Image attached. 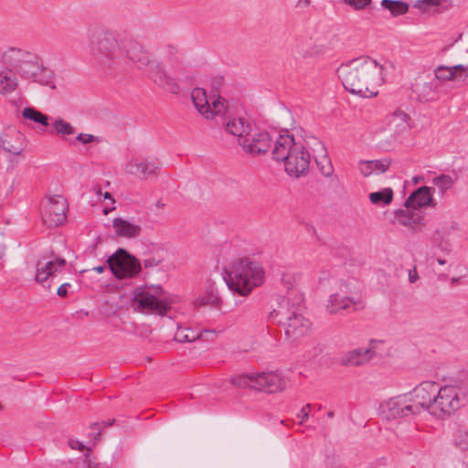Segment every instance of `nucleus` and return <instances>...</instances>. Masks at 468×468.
I'll list each match as a JSON object with an SVG mask.
<instances>
[{
	"label": "nucleus",
	"mask_w": 468,
	"mask_h": 468,
	"mask_svg": "<svg viewBox=\"0 0 468 468\" xmlns=\"http://www.w3.org/2000/svg\"><path fill=\"white\" fill-rule=\"evenodd\" d=\"M88 50L101 66L112 67L128 60L138 67H148L150 79L168 92L177 94L180 86L164 69L151 60L148 51L138 42L122 37L107 29H91L88 34Z\"/></svg>",
	"instance_id": "f257e3e1"
},
{
	"label": "nucleus",
	"mask_w": 468,
	"mask_h": 468,
	"mask_svg": "<svg viewBox=\"0 0 468 468\" xmlns=\"http://www.w3.org/2000/svg\"><path fill=\"white\" fill-rule=\"evenodd\" d=\"M463 395L456 385H441L436 381H422L410 392L390 398L380 404L387 419H398L425 411L437 420H445L463 406Z\"/></svg>",
	"instance_id": "f03ea898"
},
{
	"label": "nucleus",
	"mask_w": 468,
	"mask_h": 468,
	"mask_svg": "<svg viewBox=\"0 0 468 468\" xmlns=\"http://www.w3.org/2000/svg\"><path fill=\"white\" fill-rule=\"evenodd\" d=\"M0 96H9L19 87V77L51 90L57 88L55 75L37 53L18 47H8L1 54Z\"/></svg>",
	"instance_id": "7ed1b4c3"
},
{
	"label": "nucleus",
	"mask_w": 468,
	"mask_h": 468,
	"mask_svg": "<svg viewBox=\"0 0 468 468\" xmlns=\"http://www.w3.org/2000/svg\"><path fill=\"white\" fill-rule=\"evenodd\" d=\"M314 135L303 129L281 133L274 141L272 159L282 165L292 178L304 177L309 174L312 162L311 138Z\"/></svg>",
	"instance_id": "20e7f679"
},
{
	"label": "nucleus",
	"mask_w": 468,
	"mask_h": 468,
	"mask_svg": "<svg viewBox=\"0 0 468 468\" xmlns=\"http://www.w3.org/2000/svg\"><path fill=\"white\" fill-rule=\"evenodd\" d=\"M337 72L345 89L362 97L377 95L383 81L382 66L369 58L342 64Z\"/></svg>",
	"instance_id": "39448f33"
},
{
	"label": "nucleus",
	"mask_w": 468,
	"mask_h": 468,
	"mask_svg": "<svg viewBox=\"0 0 468 468\" xmlns=\"http://www.w3.org/2000/svg\"><path fill=\"white\" fill-rule=\"evenodd\" d=\"M317 286L321 291L332 292L324 303V308L330 314L355 310L362 303L354 280L345 281L330 271L322 270L317 276Z\"/></svg>",
	"instance_id": "423d86ee"
},
{
	"label": "nucleus",
	"mask_w": 468,
	"mask_h": 468,
	"mask_svg": "<svg viewBox=\"0 0 468 468\" xmlns=\"http://www.w3.org/2000/svg\"><path fill=\"white\" fill-rule=\"evenodd\" d=\"M273 312L290 341L296 342L311 333L312 323L303 314V296L294 290L278 298Z\"/></svg>",
	"instance_id": "0eeeda50"
},
{
	"label": "nucleus",
	"mask_w": 468,
	"mask_h": 468,
	"mask_svg": "<svg viewBox=\"0 0 468 468\" xmlns=\"http://www.w3.org/2000/svg\"><path fill=\"white\" fill-rule=\"evenodd\" d=\"M223 278L230 291L245 297L264 283L266 273L261 263L248 258H239L224 268Z\"/></svg>",
	"instance_id": "6e6552de"
},
{
	"label": "nucleus",
	"mask_w": 468,
	"mask_h": 468,
	"mask_svg": "<svg viewBox=\"0 0 468 468\" xmlns=\"http://www.w3.org/2000/svg\"><path fill=\"white\" fill-rule=\"evenodd\" d=\"M172 303L170 293L157 284L136 288L133 293V305L141 313L163 316L171 309Z\"/></svg>",
	"instance_id": "1a4fd4ad"
},
{
	"label": "nucleus",
	"mask_w": 468,
	"mask_h": 468,
	"mask_svg": "<svg viewBox=\"0 0 468 468\" xmlns=\"http://www.w3.org/2000/svg\"><path fill=\"white\" fill-rule=\"evenodd\" d=\"M191 100L197 112L207 120H214L227 113L229 106L224 98L218 94L207 95L206 90L195 88L191 92Z\"/></svg>",
	"instance_id": "9d476101"
},
{
	"label": "nucleus",
	"mask_w": 468,
	"mask_h": 468,
	"mask_svg": "<svg viewBox=\"0 0 468 468\" xmlns=\"http://www.w3.org/2000/svg\"><path fill=\"white\" fill-rule=\"evenodd\" d=\"M385 342L379 339H370L366 346L346 352L340 359L346 367H359L370 362L383 349Z\"/></svg>",
	"instance_id": "9b49d317"
},
{
	"label": "nucleus",
	"mask_w": 468,
	"mask_h": 468,
	"mask_svg": "<svg viewBox=\"0 0 468 468\" xmlns=\"http://www.w3.org/2000/svg\"><path fill=\"white\" fill-rule=\"evenodd\" d=\"M109 266L118 279L136 276L141 271V264L137 259L120 250L108 260Z\"/></svg>",
	"instance_id": "f8f14e48"
},
{
	"label": "nucleus",
	"mask_w": 468,
	"mask_h": 468,
	"mask_svg": "<svg viewBox=\"0 0 468 468\" xmlns=\"http://www.w3.org/2000/svg\"><path fill=\"white\" fill-rule=\"evenodd\" d=\"M239 146L251 156H261L274 147V142L268 132L252 129L245 139L239 140Z\"/></svg>",
	"instance_id": "ddd939ff"
},
{
	"label": "nucleus",
	"mask_w": 468,
	"mask_h": 468,
	"mask_svg": "<svg viewBox=\"0 0 468 468\" xmlns=\"http://www.w3.org/2000/svg\"><path fill=\"white\" fill-rule=\"evenodd\" d=\"M161 164L151 157L133 156L124 165L125 174L146 180L158 175Z\"/></svg>",
	"instance_id": "4468645a"
},
{
	"label": "nucleus",
	"mask_w": 468,
	"mask_h": 468,
	"mask_svg": "<svg viewBox=\"0 0 468 468\" xmlns=\"http://www.w3.org/2000/svg\"><path fill=\"white\" fill-rule=\"evenodd\" d=\"M68 203L60 195H53L48 197L43 211V220L48 227H57L66 220Z\"/></svg>",
	"instance_id": "2eb2a0df"
},
{
	"label": "nucleus",
	"mask_w": 468,
	"mask_h": 468,
	"mask_svg": "<svg viewBox=\"0 0 468 468\" xmlns=\"http://www.w3.org/2000/svg\"><path fill=\"white\" fill-rule=\"evenodd\" d=\"M26 148V136L17 128L9 126L0 132V150L5 154L19 156Z\"/></svg>",
	"instance_id": "dca6fc26"
},
{
	"label": "nucleus",
	"mask_w": 468,
	"mask_h": 468,
	"mask_svg": "<svg viewBox=\"0 0 468 468\" xmlns=\"http://www.w3.org/2000/svg\"><path fill=\"white\" fill-rule=\"evenodd\" d=\"M65 264L66 261L64 259L54 256L40 259L36 267V281L44 286L49 287V280L56 272L61 271Z\"/></svg>",
	"instance_id": "f3484780"
},
{
	"label": "nucleus",
	"mask_w": 468,
	"mask_h": 468,
	"mask_svg": "<svg viewBox=\"0 0 468 468\" xmlns=\"http://www.w3.org/2000/svg\"><path fill=\"white\" fill-rule=\"evenodd\" d=\"M289 378L282 372L258 373V390L267 393H281L289 387Z\"/></svg>",
	"instance_id": "a211bd4d"
},
{
	"label": "nucleus",
	"mask_w": 468,
	"mask_h": 468,
	"mask_svg": "<svg viewBox=\"0 0 468 468\" xmlns=\"http://www.w3.org/2000/svg\"><path fill=\"white\" fill-rule=\"evenodd\" d=\"M434 76L441 82H463L468 79V65H439L434 69Z\"/></svg>",
	"instance_id": "6ab92c4d"
},
{
	"label": "nucleus",
	"mask_w": 468,
	"mask_h": 468,
	"mask_svg": "<svg viewBox=\"0 0 468 468\" xmlns=\"http://www.w3.org/2000/svg\"><path fill=\"white\" fill-rule=\"evenodd\" d=\"M312 158L314 157L316 165L324 176L330 177L334 174V166L327 154L324 144L315 136L311 138Z\"/></svg>",
	"instance_id": "aec40b11"
},
{
	"label": "nucleus",
	"mask_w": 468,
	"mask_h": 468,
	"mask_svg": "<svg viewBox=\"0 0 468 468\" xmlns=\"http://www.w3.org/2000/svg\"><path fill=\"white\" fill-rule=\"evenodd\" d=\"M428 206H435L431 188L420 186L413 191L405 201V207L418 209Z\"/></svg>",
	"instance_id": "412c9836"
},
{
	"label": "nucleus",
	"mask_w": 468,
	"mask_h": 468,
	"mask_svg": "<svg viewBox=\"0 0 468 468\" xmlns=\"http://www.w3.org/2000/svg\"><path fill=\"white\" fill-rule=\"evenodd\" d=\"M112 228L117 237L133 239L141 234V227L134 221L123 218H116L112 220Z\"/></svg>",
	"instance_id": "4be33fe9"
},
{
	"label": "nucleus",
	"mask_w": 468,
	"mask_h": 468,
	"mask_svg": "<svg viewBox=\"0 0 468 468\" xmlns=\"http://www.w3.org/2000/svg\"><path fill=\"white\" fill-rule=\"evenodd\" d=\"M226 131L231 135L237 137V143L239 145V140L245 139L252 130L250 123L242 117H233L229 119L225 125Z\"/></svg>",
	"instance_id": "5701e85b"
},
{
	"label": "nucleus",
	"mask_w": 468,
	"mask_h": 468,
	"mask_svg": "<svg viewBox=\"0 0 468 468\" xmlns=\"http://www.w3.org/2000/svg\"><path fill=\"white\" fill-rule=\"evenodd\" d=\"M388 166L389 163L385 160L361 161L358 164L359 172L366 177L383 174Z\"/></svg>",
	"instance_id": "b1692460"
},
{
	"label": "nucleus",
	"mask_w": 468,
	"mask_h": 468,
	"mask_svg": "<svg viewBox=\"0 0 468 468\" xmlns=\"http://www.w3.org/2000/svg\"><path fill=\"white\" fill-rule=\"evenodd\" d=\"M219 303H220V296H219L218 290L216 283L213 282H207L205 285L202 294L197 300V304L217 305Z\"/></svg>",
	"instance_id": "393cba45"
},
{
	"label": "nucleus",
	"mask_w": 468,
	"mask_h": 468,
	"mask_svg": "<svg viewBox=\"0 0 468 468\" xmlns=\"http://www.w3.org/2000/svg\"><path fill=\"white\" fill-rule=\"evenodd\" d=\"M393 198L394 191L391 187H385L368 194L369 202L378 207H384L390 205Z\"/></svg>",
	"instance_id": "a878e982"
},
{
	"label": "nucleus",
	"mask_w": 468,
	"mask_h": 468,
	"mask_svg": "<svg viewBox=\"0 0 468 468\" xmlns=\"http://www.w3.org/2000/svg\"><path fill=\"white\" fill-rule=\"evenodd\" d=\"M388 125L396 134L404 133L410 129V117L402 111H396L390 118Z\"/></svg>",
	"instance_id": "bb28decb"
},
{
	"label": "nucleus",
	"mask_w": 468,
	"mask_h": 468,
	"mask_svg": "<svg viewBox=\"0 0 468 468\" xmlns=\"http://www.w3.org/2000/svg\"><path fill=\"white\" fill-rule=\"evenodd\" d=\"M380 5L393 16L404 15L409 10L408 4L399 0H382Z\"/></svg>",
	"instance_id": "cd10ccee"
},
{
	"label": "nucleus",
	"mask_w": 468,
	"mask_h": 468,
	"mask_svg": "<svg viewBox=\"0 0 468 468\" xmlns=\"http://www.w3.org/2000/svg\"><path fill=\"white\" fill-rule=\"evenodd\" d=\"M257 378L258 374L239 375L232 378L231 383L240 388H251L258 390V384H256Z\"/></svg>",
	"instance_id": "c85d7f7f"
},
{
	"label": "nucleus",
	"mask_w": 468,
	"mask_h": 468,
	"mask_svg": "<svg viewBox=\"0 0 468 468\" xmlns=\"http://www.w3.org/2000/svg\"><path fill=\"white\" fill-rule=\"evenodd\" d=\"M54 133L60 137L72 135L75 133V127L63 118H57L51 124Z\"/></svg>",
	"instance_id": "c756f323"
},
{
	"label": "nucleus",
	"mask_w": 468,
	"mask_h": 468,
	"mask_svg": "<svg viewBox=\"0 0 468 468\" xmlns=\"http://www.w3.org/2000/svg\"><path fill=\"white\" fill-rule=\"evenodd\" d=\"M21 115L24 119L41 125L47 126L48 124V117L33 107L24 108L21 112Z\"/></svg>",
	"instance_id": "7c9ffc66"
},
{
	"label": "nucleus",
	"mask_w": 468,
	"mask_h": 468,
	"mask_svg": "<svg viewBox=\"0 0 468 468\" xmlns=\"http://www.w3.org/2000/svg\"><path fill=\"white\" fill-rule=\"evenodd\" d=\"M410 208L398 209L394 212V222L403 226H411L418 220V216Z\"/></svg>",
	"instance_id": "2f4dec72"
},
{
	"label": "nucleus",
	"mask_w": 468,
	"mask_h": 468,
	"mask_svg": "<svg viewBox=\"0 0 468 468\" xmlns=\"http://www.w3.org/2000/svg\"><path fill=\"white\" fill-rule=\"evenodd\" d=\"M446 0H413V7L427 13L440 7Z\"/></svg>",
	"instance_id": "473e14b6"
},
{
	"label": "nucleus",
	"mask_w": 468,
	"mask_h": 468,
	"mask_svg": "<svg viewBox=\"0 0 468 468\" xmlns=\"http://www.w3.org/2000/svg\"><path fill=\"white\" fill-rule=\"evenodd\" d=\"M431 183L437 186L441 193L444 194L453 186V179L448 175H440L432 178Z\"/></svg>",
	"instance_id": "72a5a7b5"
},
{
	"label": "nucleus",
	"mask_w": 468,
	"mask_h": 468,
	"mask_svg": "<svg viewBox=\"0 0 468 468\" xmlns=\"http://www.w3.org/2000/svg\"><path fill=\"white\" fill-rule=\"evenodd\" d=\"M175 337L179 342H193L197 338V335L187 329H179Z\"/></svg>",
	"instance_id": "f704fd0d"
},
{
	"label": "nucleus",
	"mask_w": 468,
	"mask_h": 468,
	"mask_svg": "<svg viewBox=\"0 0 468 468\" xmlns=\"http://www.w3.org/2000/svg\"><path fill=\"white\" fill-rule=\"evenodd\" d=\"M436 262L440 266V268L436 269V271L439 273V275L443 278L448 277V273L452 266V263L442 258H437Z\"/></svg>",
	"instance_id": "c9c22d12"
},
{
	"label": "nucleus",
	"mask_w": 468,
	"mask_h": 468,
	"mask_svg": "<svg viewBox=\"0 0 468 468\" xmlns=\"http://www.w3.org/2000/svg\"><path fill=\"white\" fill-rule=\"evenodd\" d=\"M346 5L356 11L367 8L372 0H343Z\"/></svg>",
	"instance_id": "e433bc0d"
},
{
	"label": "nucleus",
	"mask_w": 468,
	"mask_h": 468,
	"mask_svg": "<svg viewBox=\"0 0 468 468\" xmlns=\"http://www.w3.org/2000/svg\"><path fill=\"white\" fill-rule=\"evenodd\" d=\"M454 443L462 450H468V433L459 431L454 438Z\"/></svg>",
	"instance_id": "4c0bfd02"
},
{
	"label": "nucleus",
	"mask_w": 468,
	"mask_h": 468,
	"mask_svg": "<svg viewBox=\"0 0 468 468\" xmlns=\"http://www.w3.org/2000/svg\"><path fill=\"white\" fill-rule=\"evenodd\" d=\"M76 140L78 142H80V144H90V143L98 141L97 137L94 136L93 134L83 133H80L76 137Z\"/></svg>",
	"instance_id": "58836bf2"
},
{
	"label": "nucleus",
	"mask_w": 468,
	"mask_h": 468,
	"mask_svg": "<svg viewBox=\"0 0 468 468\" xmlns=\"http://www.w3.org/2000/svg\"><path fill=\"white\" fill-rule=\"evenodd\" d=\"M311 406L309 404L303 406L297 414V418L300 419V423L304 422L309 418Z\"/></svg>",
	"instance_id": "ea45409f"
},
{
	"label": "nucleus",
	"mask_w": 468,
	"mask_h": 468,
	"mask_svg": "<svg viewBox=\"0 0 468 468\" xmlns=\"http://www.w3.org/2000/svg\"><path fill=\"white\" fill-rule=\"evenodd\" d=\"M69 443L72 450H78L80 452H89V449L86 448V446L81 441H79L77 440H70Z\"/></svg>",
	"instance_id": "a19ab883"
},
{
	"label": "nucleus",
	"mask_w": 468,
	"mask_h": 468,
	"mask_svg": "<svg viewBox=\"0 0 468 468\" xmlns=\"http://www.w3.org/2000/svg\"><path fill=\"white\" fill-rule=\"evenodd\" d=\"M312 5V0H295L294 7L298 10H305Z\"/></svg>",
	"instance_id": "79ce46f5"
},
{
	"label": "nucleus",
	"mask_w": 468,
	"mask_h": 468,
	"mask_svg": "<svg viewBox=\"0 0 468 468\" xmlns=\"http://www.w3.org/2000/svg\"><path fill=\"white\" fill-rule=\"evenodd\" d=\"M69 283H63L62 285H60L57 291V293L59 295V296H66L67 293H68V291H67V287L69 286Z\"/></svg>",
	"instance_id": "37998d69"
},
{
	"label": "nucleus",
	"mask_w": 468,
	"mask_h": 468,
	"mask_svg": "<svg viewBox=\"0 0 468 468\" xmlns=\"http://www.w3.org/2000/svg\"><path fill=\"white\" fill-rule=\"evenodd\" d=\"M103 198H104V200H109V201H110V204H111L112 206H113V204H114L115 200H114V198L112 197V196L110 193L105 192V193L103 194Z\"/></svg>",
	"instance_id": "c03bdc74"
},
{
	"label": "nucleus",
	"mask_w": 468,
	"mask_h": 468,
	"mask_svg": "<svg viewBox=\"0 0 468 468\" xmlns=\"http://www.w3.org/2000/svg\"><path fill=\"white\" fill-rule=\"evenodd\" d=\"M94 271H96L97 273L101 274L105 270V267L104 266H96L92 269Z\"/></svg>",
	"instance_id": "a18cd8bd"
},
{
	"label": "nucleus",
	"mask_w": 468,
	"mask_h": 468,
	"mask_svg": "<svg viewBox=\"0 0 468 468\" xmlns=\"http://www.w3.org/2000/svg\"><path fill=\"white\" fill-rule=\"evenodd\" d=\"M88 468H99V464L96 463H93L91 461H89L88 463Z\"/></svg>",
	"instance_id": "49530a36"
},
{
	"label": "nucleus",
	"mask_w": 468,
	"mask_h": 468,
	"mask_svg": "<svg viewBox=\"0 0 468 468\" xmlns=\"http://www.w3.org/2000/svg\"><path fill=\"white\" fill-rule=\"evenodd\" d=\"M153 265V261H150V260H147L144 261V266L145 267H148V266H152Z\"/></svg>",
	"instance_id": "de8ad7c7"
},
{
	"label": "nucleus",
	"mask_w": 468,
	"mask_h": 468,
	"mask_svg": "<svg viewBox=\"0 0 468 468\" xmlns=\"http://www.w3.org/2000/svg\"><path fill=\"white\" fill-rule=\"evenodd\" d=\"M458 282H459V279H458V278H454V277H453V278H452V279H451V283H452V284H455V283H457Z\"/></svg>",
	"instance_id": "09e8293b"
},
{
	"label": "nucleus",
	"mask_w": 468,
	"mask_h": 468,
	"mask_svg": "<svg viewBox=\"0 0 468 468\" xmlns=\"http://www.w3.org/2000/svg\"><path fill=\"white\" fill-rule=\"evenodd\" d=\"M415 279V276L410 277V282H413Z\"/></svg>",
	"instance_id": "8fccbe9b"
},
{
	"label": "nucleus",
	"mask_w": 468,
	"mask_h": 468,
	"mask_svg": "<svg viewBox=\"0 0 468 468\" xmlns=\"http://www.w3.org/2000/svg\"><path fill=\"white\" fill-rule=\"evenodd\" d=\"M415 279V276L410 277V282H413Z\"/></svg>",
	"instance_id": "3c124183"
},
{
	"label": "nucleus",
	"mask_w": 468,
	"mask_h": 468,
	"mask_svg": "<svg viewBox=\"0 0 468 468\" xmlns=\"http://www.w3.org/2000/svg\"><path fill=\"white\" fill-rule=\"evenodd\" d=\"M104 213L107 214L108 213V208H105L104 209Z\"/></svg>",
	"instance_id": "603ef678"
}]
</instances>
